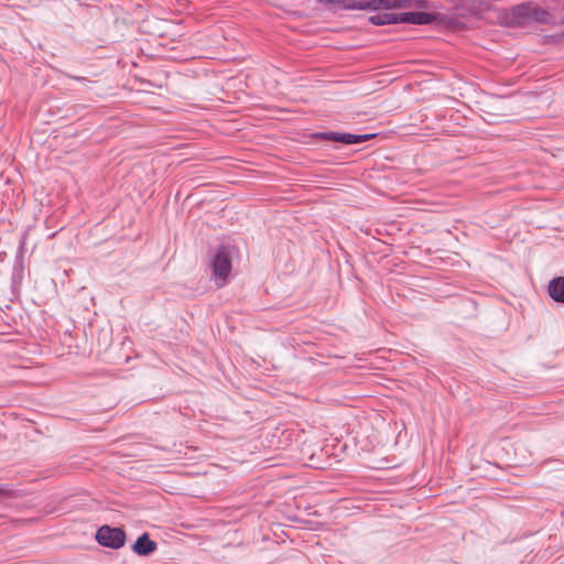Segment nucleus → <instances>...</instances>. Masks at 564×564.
<instances>
[{
	"label": "nucleus",
	"instance_id": "f03ea898",
	"mask_svg": "<svg viewBox=\"0 0 564 564\" xmlns=\"http://www.w3.org/2000/svg\"><path fill=\"white\" fill-rule=\"evenodd\" d=\"M96 539L104 546L119 549L126 542V533L122 529L104 525L97 531Z\"/></svg>",
	"mask_w": 564,
	"mask_h": 564
},
{
	"label": "nucleus",
	"instance_id": "0eeeda50",
	"mask_svg": "<svg viewBox=\"0 0 564 564\" xmlns=\"http://www.w3.org/2000/svg\"><path fill=\"white\" fill-rule=\"evenodd\" d=\"M549 295L556 302L564 303V278H555L547 286Z\"/></svg>",
	"mask_w": 564,
	"mask_h": 564
},
{
	"label": "nucleus",
	"instance_id": "f257e3e1",
	"mask_svg": "<svg viewBox=\"0 0 564 564\" xmlns=\"http://www.w3.org/2000/svg\"><path fill=\"white\" fill-rule=\"evenodd\" d=\"M213 275L218 286H223L231 272V257L226 248L216 250L215 256L210 261Z\"/></svg>",
	"mask_w": 564,
	"mask_h": 564
},
{
	"label": "nucleus",
	"instance_id": "39448f33",
	"mask_svg": "<svg viewBox=\"0 0 564 564\" xmlns=\"http://www.w3.org/2000/svg\"><path fill=\"white\" fill-rule=\"evenodd\" d=\"M397 23L427 24L433 20V15L425 12H405L395 13Z\"/></svg>",
	"mask_w": 564,
	"mask_h": 564
},
{
	"label": "nucleus",
	"instance_id": "423d86ee",
	"mask_svg": "<svg viewBox=\"0 0 564 564\" xmlns=\"http://www.w3.org/2000/svg\"><path fill=\"white\" fill-rule=\"evenodd\" d=\"M156 543L150 539L149 533H143L137 539L135 543L132 546V550L138 555L145 556L153 553L156 550Z\"/></svg>",
	"mask_w": 564,
	"mask_h": 564
},
{
	"label": "nucleus",
	"instance_id": "20e7f679",
	"mask_svg": "<svg viewBox=\"0 0 564 564\" xmlns=\"http://www.w3.org/2000/svg\"><path fill=\"white\" fill-rule=\"evenodd\" d=\"M321 137L325 140L340 142L344 144H355L364 141H368L373 134H351V133H339V132H327L322 133Z\"/></svg>",
	"mask_w": 564,
	"mask_h": 564
},
{
	"label": "nucleus",
	"instance_id": "7ed1b4c3",
	"mask_svg": "<svg viewBox=\"0 0 564 564\" xmlns=\"http://www.w3.org/2000/svg\"><path fill=\"white\" fill-rule=\"evenodd\" d=\"M514 14L519 24H524L529 21L544 22L547 15L545 11L532 3L518 6L514 9Z\"/></svg>",
	"mask_w": 564,
	"mask_h": 564
},
{
	"label": "nucleus",
	"instance_id": "6e6552de",
	"mask_svg": "<svg viewBox=\"0 0 564 564\" xmlns=\"http://www.w3.org/2000/svg\"><path fill=\"white\" fill-rule=\"evenodd\" d=\"M369 21L375 25H384V24L397 23V18H395V13H378V14L371 15L369 18Z\"/></svg>",
	"mask_w": 564,
	"mask_h": 564
}]
</instances>
